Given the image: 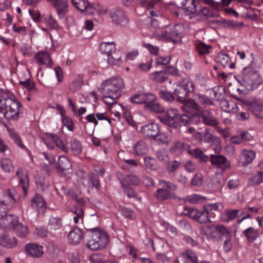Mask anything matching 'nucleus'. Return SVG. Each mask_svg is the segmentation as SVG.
Wrapping results in <instances>:
<instances>
[{
	"label": "nucleus",
	"instance_id": "20",
	"mask_svg": "<svg viewBox=\"0 0 263 263\" xmlns=\"http://www.w3.org/2000/svg\"><path fill=\"white\" fill-rule=\"evenodd\" d=\"M140 132L146 137L154 139L159 133V127L156 124H147L141 127Z\"/></svg>",
	"mask_w": 263,
	"mask_h": 263
},
{
	"label": "nucleus",
	"instance_id": "62",
	"mask_svg": "<svg viewBox=\"0 0 263 263\" xmlns=\"http://www.w3.org/2000/svg\"><path fill=\"white\" fill-rule=\"evenodd\" d=\"M180 85L189 93L190 92H195V85L193 82L189 80H184Z\"/></svg>",
	"mask_w": 263,
	"mask_h": 263
},
{
	"label": "nucleus",
	"instance_id": "36",
	"mask_svg": "<svg viewBox=\"0 0 263 263\" xmlns=\"http://www.w3.org/2000/svg\"><path fill=\"white\" fill-rule=\"evenodd\" d=\"M120 182L124 192L129 198H134L139 199L137 194L135 192L134 189L129 185V183L124 179H120Z\"/></svg>",
	"mask_w": 263,
	"mask_h": 263
},
{
	"label": "nucleus",
	"instance_id": "29",
	"mask_svg": "<svg viewBox=\"0 0 263 263\" xmlns=\"http://www.w3.org/2000/svg\"><path fill=\"white\" fill-rule=\"evenodd\" d=\"M242 234L246 240L250 243L253 242L259 237V231L253 227H250L245 229Z\"/></svg>",
	"mask_w": 263,
	"mask_h": 263
},
{
	"label": "nucleus",
	"instance_id": "43",
	"mask_svg": "<svg viewBox=\"0 0 263 263\" xmlns=\"http://www.w3.org/2000/svg\"><path fill=\"white\" fill-rule=\"evenodd\" d=\"M210 13L208 8L203 7L199 12L196 11L193 17L198 21H203L210 17Z\"/></svg>",
	"mask_w": 263,
	"mask_h": 263
},
{
	"label": "nucleus",
	"instance_id": "39",
	"mask_svg": "<svg viewBox=\"0 0 263 263\" xmlns=\"http://www.w3.org/2000/svg\"><path fill=\"white\" fill-rule=\"evenodd\" d=\"M44 21L47 26L51 29L58 30L59 25L57 21L52 17L51 14H44L43 16Z\"/></svg>",
	"mask_w": 263,
	"mask_h": 263
},
{
	"label": "nucleus",
	"instance_id": "24",
	"mask_svg": "<svg viewBox=\"0 0 263 263\" xmlns=\"http://www.w3.org/2000/svg\"><path fill=\"white\" fill-rule=\"evenodd\" d=\"M256 157L254 151L250 149H243L241 153L240 158V163L243 166H246L252 163Z\"/></svg>",
	"mask_w": 263,
	"mask_h": 263
},
{
	"label": "nucleus",
	"instance_id": "6",
	"mask_svg": "<svg viewBox=\"0 0 263 263\" xmlns=\"http://www.w3.org/2000/svg\"><path fill=\"white\" fill-rule=\"evenodd\" d=\"M202 231L208 237L214 239H221L223 236H229L230 232L222 225L205 226L202 228Z\"/></svg>",
	"mask_w": 263,
	"mask_h": 263
},
{
	"label": "nucleus",
	"instance_id": "16",
	"mask_svg": "<svg viewBox=\"0 0 263 263\" xmlns=\"http://www.w3.org/2000/svg\"><path fill=\"white\" fill-rule=\"evenodd\" d=\"M25 251L28 255L34 258H40L44 254L43 247L34 243L26 245Z\"/></svg>",
	"mask_w": 263,
	"mask_h": 263
},
{
	"label": "nucleus",
	"instance_id": "5",
	"mask_svg": "<svg viewBox=\"0 0 263 263\" xmlns=\"http://www.w3.org/2000/svg\"><path fill=\"white\" fill-rule=\"evenodd\" d=\"M90 233V239L86 246L92 250H98L104 248L108 241L107 233L99 227L87 229Z\"/></svg>",
	"mask_w": 263,
	"mask_h": 263
},
{
	"label": "nucleus",
	"instance_id": "57",
	"mask_svg": "<svg viewBox=\"0 0 263 263\" xmlns=\"http://www.w3.org/2000/svg\"><path fill=\"white\" fill-rule=\"evenodd\" d=\"M71 3L81 11L86 10L88 6V3L86 0H71Z\"/></svg>",
	"mask_w": 263,
	"mask_h": 263
},
{
	"label": "nucleus",
	"instance_id": "30",
	"mask_svg": "<svg viewBox=\"0 0 263 263\" xmlns=\"http://www.w3.org/2000/svg\"><path fill=\"white\" fill-rule=\"evenodd\" d=\"M186 153L192 157L199 159L200 162H206L209 160L208 157L204 154L200 148H192L190 145V148L187 149Z\"/></svg>",
	"mask_w": 263,
	"mask_h": 263
},
{
	"label": "nucleus",
	"instance_id": "55",
	"mask_svg": "<svg viewBox=\"0 0 263 263\" xmlns=\"http://www.w3.org/2000/svg\"><path fill=\"white\" fill-rule=\"evenodd\" d=\"M221 108L224 111L231 112H234V106L237 107L233 102H229L227 100H222L220 103Z\"/></svg>",
	"mask_w": 263,
	"mask_h": 263
},
{
	"label": "nucleus",
	"instance_id": "18",
	"mask_svg": "<svg viewBox=\"0 0 263 263\" xmlns=\"http://www.w3.org/2000/svg\"><path fill=\"white\" fill-rule=\"evenodd\" d=\"M20 180V185L23 189L24 194H26L29 188V177L26 170L22 167L18 168L16 173Z\"/></svg>",
	"mask_w": 263,
	"mask_h": 263
},
{
	"label": "nucleus",
	"instance_id": "13",
	"mask_svg": "<svg viewBox=\"0 0 263 263\" xmlns=\"http://www.w3.org/2000/svg\"><path fill=\"white\" fill-rule=\"evenodd\" d=\"M51 5L55 9L59 18L65 17L68 11L67 0H54Z\"/></svg>",
	"mask_w": 263,
	"mask_h": 263
},
{
	"label": "nucleus",
	"instance_id": "33",
	"mask_svg": "<svg viewBox=\"0 0 263 263\" xmlns=\"http://www.w3.org/2000/svg\"><path fill=\"white\" fill-rule=\"evenodd\" d=\"M168 78V73L165 70L155 71L151 74V79L156 83H163Z\"/></svg>",
	"mask_w": 263,
	"mask_h": 263
},
{
	"label": "nucleus",
	"instance_id": "34",
	"mask_svg": "<svg viewBox=\"0 0 263 263\" xmlns=\"http://www.w3.org/2000/svg\"><path fill=\"white\" fill-rule=\"evenodd\" d=\"M0 245L4 247L12 248L16 246L17 240L14 237L4 235L0 237Z\"/></svg>",
	"mask_w": 263,
	"mask_h": 263
},
{
	"label": "nucleus",
	"instance_id": "14",
	"mask_svg": "<svg viewBox=\"0 0 263 263\" xmlns=\"http://www.w3.org/2000/svg\"><path fill=\"white\" fill-rule=\"evenodd\" d=\"M210 161L213 165L222 171H224L230 167V162L225 157L222 155H211Z\"/></svg>",
	"mask_w": 263,
	"mask_h": 263
},
{
	"label": "nucleus",
	"instance_id": "21",
	"mask_svg": "<svg viewBox=\"0 0 263 263\" xmlns=\"http://www.w3.org/2000/svg\"><path fill=\"white\" fill-rule=\"evenodd\" d=\"M174 93L178 97L177 101L182 104V110L186 112L187 108H185V106L188 101V98L186 99V98L189 96L190 93L181 85H178V87L175 89Z\"/></svg>",
	"mask_w": 263,
	"mask_h": 263
},
{
	"label": "nucleus",
	"instance_id": "63",
	"mask_svg": "<svg viewBox=\"0 0 263 263\" xmlns=\"http://www.w3.org/2000/svg\"><path fill=\"white\" fill-rule=\"evenodd\" d=\"M63 124L67 128L69 131L73 130L74 124L72 119L67 117L66 115L61 117Z\"/></svg>",
	"mask_w": 263,
	"mask_h": 263
},
{
	"label": "nucleus",
	"instance_id": "25",
	"mask_svg": "<svg viewBox=\"0 0 263 263\" xmlns=\"http://www.w3.org/2000/svg\"><path fill=\"white\" fill-rule=\"evenodd\" d=\"M201 112V117L203 122L207 125L216 126L218 125V120L213 117L212 112L209 110H203Z\"/></svg>",
	"mask_w": 263,
	"mask_h": 263
},
{
	"label": "nucleus",
	"instance_id": "37",
	"mask_svg": "<svg viewBox=\"0 0 263 263\" xmlns=\"http://www.w3.org/2000/svg\"><path fill=\"white\" fill-rule=\"evenodd\" d=\"M185 260L184 263H198V258L196 253L191 250H187L181 253Z\"/></svg>",
	"mask_w": 263,
	"mask_h": 263
},
{
	"label": "nucleus",
	"instance_id": "1",
	"mask_svg": "<svg viewBox=\"0 0 263 263\" xmlns=\"http://www.w3.org/2000/svg\"><path fill=\"white\" fill-rule=\"evenodd\" d=\"M124 88L123 80L120 78L107 80L103 83L102 94L104 102L107 104H113L121 96Z\"/></svg>",
	"mask_w": 263,
	"mask_h": 263
},
{
	"label": "nucleus",
	"instance_id": "7",
	"mask_svg": "<svg viewBox=\"0 0 263 263\" xmlns=\"http://www.w3.org/2000/svg\"><path fill=\"white\" fill-rule=\"evenodd\" d=\"M159 184L162 186V188L158 189L155 193V196L158 200H164L174 197L175 195L170 192L176 189V186L174 183L161 180L159 181Z\"/></svg>",
	"mask_w": 263,
	"mask_h": 263
},
{
	"label": "nucleus",
	"instance_id": "51",
	"mask_svg": "<svg viewBox=\"0 0 263 263\" xmlns=\"http://www.w3.org/2000/svg\"><path fill=\"white\" fill-rule=\"evenodd\" d=\"M1 166L4 171L8 173L13 171L14 169L11 160L8 158L2 159Z\"/></svg>",
	"mask_w": 263,
	"mask_h": 263
},
{
	"label": "nucleus",
	"instance_id": "38",
	"mask_svg": "<svg viewBox=\"0 0 263 263\" xmlns=\"http://www.w3.org/2000/svg\"><path fill=\"white\" fill-rule=\"evenodd\" d=\"M31 205L33 208L37 210L44 209L46 208V203L44 199L41 195L37 194L31 200Z\"/></svg>",
	"mask_w": 263,
	"mask_h": 263
},
{
	"label": "nucleus",
	"instance_id": "22",
	"mask_svg": "<svg viewBox=\"0 0 263 263\" xmlns=\"http://www.w3.org/2000/svg\"><path fill=\"white\" fill-rule=\"evenodd\" d=\"M247 108L257 118L263 119V103L254 101L247 104Z\"/></svg>",
	"mask_w": 263,
	"mask_h": 263
},
{
	"label": "nucleus",
	"instance_id": "2",
	"mask_svg": "<svg viewBox=\"0 0 263 263\" xmlns=\"http://www.w3.org/2000/svg\"><path fill=\"white\" fill-rule=\"evenodd\" d=\"M237 78L240 85L249 90L257 88L262 83L260 75L251 65L245 67Z\"/></svg>",
	"mask_w": 263,
	"mask_h": 263
},
{
	"label": "nucleus",
	"instance_id": "58",
	"mask_svg": "<svg viewBox=\"0 0 263 263\" xmlns=\"http://www.w3.org/2000/svg\"><path fill=\"white\" fill-rule=\"evenodd\" d=\"M144 159L145 165L147 168L152 170H157L158 169L156 160L155 158L146 156L144 157Z\"/></svg>",
	"mask_w": 263,
	"mask_h": 263
},
{
	"label": "nucleus",
	"instance_id": "59",
	"mask_svg": "<svg viewBox=\"0 0 263 263\" xmlns=\"http://www.w3.org/2000/svg\"><path fill=\"white\" fill-rule=\"evenodd\" d=\"M18 84L24 87L29 91L34 92L36 91L34 83L30 79H27L25 81H20L18 82Z\"/></svg>",
	"mask_w": 263,
	"mask_h": 263
},
{
	"label": "nucleus",
	"instance_id": "19",
	"mask_svg": "<svg viewBox=\"0 0 263 263\" xmlns=\"http://www.w3.org/2000/svg\"><path fill=\"white\" fill-rule=\"evenodd\" d=\"M19 223L18 217L14 215H4L0 217V223L5 228L14 229Z\"/></svg>",
	"mask_w": 263,
	"mask_h": 263
},
{
	"label": "nucleus",
	"instance_id": "50",
	"mask_svg": "<svg viewBox=\"0 0 263 263\" xmlns=\"http://www.w3.org/2000/svg\"><path fill=\"white\" fill-rule=\"evenodd\" d=\"M72 212L74 214L73 217L74 223H78L80 220L83 221L84 218V211L82 207L75 206Z\"/></svg>",
	"mask_w": 263,
	"mask_h": 263
},
{
	"label": "nucleus",
	"instance_id": "8",
	"mask_svg": "<svg viewBox=\"0 0 263 263\" xmlns=\"http://www.w3.org/2000/svg\"><path fill=\"white\" fill-rule=\"evenodd\" d=\"M179 116V111L176 108H171L166 111L164 115L158 117L161 123L170 127L177 128L178 124L176 121Z\"/></svg>",
	"mask_w": 263,
	"mask_h": 263
},
{
	"label": "nucleus",
	"instance_id": "41",
	"mask_svg": "<svg viewBox=\"0 0 263 263\" xmlns=\"http://www.w3.org/2000/svg\"><path fill=\"white\" fill-rule=\"evenodd\" d=\"M240 210L235 209H229L226 210L222 215V219L224 222H229L238 216Z\"/></svg>",
	"mask_w": 263,
	"mask_h": 263
},
{
	"label": "nucleus",
	"instance_id": "10",
	"mask_svg": "<svg viewBox=\"0 0 263 263\" xmlns=\"http://www.w3.org/2000/svg\"><path fill=\"white\" fill-rule=\"evenodd\" d=\"M184 30V27L181 24H177L175 25L166 27V40L174 41L181 38L183 35Z\"/></svg>",
	"mask_w": 263,
	"mask_h": 263
},
{
	"label": "nucleus",
	"instance_id": "60",
	"mask_svg": "<svg viewBox=\"0 0 263 263\" xmlns=\"http://www.w3.org/2000/svg\"><path fill=\"white\" fill-rule=\"evenodd\" d=\"M252 217V214L247 209H245L240 212L238 215L237 222L238 224L241 223L244 220L246 219H250Z\"/></svg>",
	"mask_w": 263,
	"mask_h": 263
},
{
	"label": "nucleus",
	"instance_id": "48",
	"mask_svg": "<svg viewBox=\"0 0 263 263\" xmlns=\"http://www.w3.org/2000/svg\"><path fill=\"white\" fill-rule=\"evenodd\" d=\"M35 182L39 189L42 191L46 190L49 186V181L42 175H38L35 177Z\"/></svg>",
	"mask_w": 263,
	"mask_h": 263
},
{
	"label": "nucleus",
	"instance_id": "3",
	"mask_svg": "<svg viewBox=\"0 0 263 263\" xmlns=\"http://www.w3.org/2000/svg\"><path fill=\"white\" fill-rule=\"evenodd\" d=\"M21 108V103L15 98H0V113L8 120L17 121Z\"/></svg>",
	"mask_w": 263,
	"mask_h": 263
},
{
	"label": "nucleus",
	"instance_id": "54",
	"mask_svg": "<svg viewBox=\"0 0 263 263\" xmlns=\"http://www.w3.org/2000/svg\"><path fill=\"white\" fill-rule=\"evenodd\" d=\"M48 138L51 139V140L53 142L55 145L60 149H61L63 152L65 153H67L68 151V148L64 146L62 141L55 135L50 134L48 135Z\"/></svg>",
	"mask_w": 263,
	"mask_h": 263
},
{
	"label": "nucleus",
	"instance_id": "61",
	"mask_svg": "<svg viewBox=\"0 0 263 263\" xmlns=\"http://www.w3.org/2000/svg\"><path fill=\"white\" fill-rule=\"evenodd\" d=\"M107 61L108 64L111 65H119L122 63L121 57H118L115 53L107 55Z\"/></svg>",
	"mask_w": 263,
	"mask_h": 263
},
{
	"label": "nucleus",
	"instance_id": "40",
	"mask_svg": "<svg viewBox=\"0 0 263 263\" xmlns=\"http://www.w3.org/2000/svg\"><path fill=\"white\" fill-rule=\"evenodd\" d=\"M71 168V164L68 159L65 156H61L59 158V164L57 169L60 170H68Z\"/></svg>",
	"mask_w": 263,
	"mask_h": 263
},
{
	"label": "nucleus",
	"instance_id": "4",
	"mask_svg": "<svg viewBox=\"0 0 263 263\" xmlns=\"http://www.w3.org/2000/svg\"><path fill=\"white\" fill-rule=\"evenodd\" d=\"M214 102L207 96L199 93L194 92L192 98H189L185 106L187 108L186 112H201L208 106H214Z\"/></svg>",
	"mask_w": 263,
	"mask_h": 263
},
{
	"label": "nucleus",
	"instance_id": "11",
	"mask_svg": "<svg viewBox=\"0 0 263 263\" xmlns=\"http://www.w3.org/2000/svg\"><path fill=\"white\" fill-rule=\"evenodd\" d=\"M13 194L10 190L6 191L3 197L0 196V215L1 217L6 214L9 210V204L14 201Z\"/></svg>",
	"mask_w": 263,
	"mask_h": 263
},
{
	"label": "nucleus",
	"instance_id": "52",
	"mask_svg": "<svg viewBox=\"0 0 263 263\" xmlns=\"http://www.w3.org/2000/svg\"><path fill=\"white\" fill-rule=\"evenodd\" d=\"M222 24L224 27L232 29L240 28L244 26V23L242 22H237L235 20H224L222 21Z\"/></svg>",
	"mask_w": 263,
	"mask_h": 263
},
{
	"label": "nucleus",
	"instance_id": "35",
	"mask_svg": "<svg viewBox=\"0 0 263 263\" xmlns=\"http://www.w3.org/2000/svg\"><path fill=\"white\" fill-rule=\"evenodd\" d=\"M217 62L224 68L229 67L232 69L235 67V64L231 62L230 58L227 54H219L217 57Z\"/></svg>",
	"mask_w": 263,
	"mask_h": 263
},
{
	"label": "nucleus",
	"instance_id": "47",
	"mask_svg": "<svg viewBox=\"0 0 263 263\" xmlns=\"http://www.w3.org/2000/svg\"><path fill=\"white\" fill-rule=\"evenodd\" d=\"M48 226L51 230H59L62 226V220L59 217L52 216L49 218Z\"/></svg>",
	"mask_w": 263,
	"mask_h": 263
},
{
	"label": "nucleus",
	"instance_id": "56",
	"mask_svg": "<svg viewBox=\"0 0 263 263\" xmlns=\"http://www.w3.org/2000/svg\"><path fill=\"white\" fill-rule=\"evenodd\" d=\"M197 221L200 223L211 222L209 218V212L204 208L203 210H200Z\"/></svg>",
	"mask_w": 263,
	"mask_h": 263
},
{
	"label": "nucleus",
	"instance_id": "23",
	"mask_svg": "<svg viewBox=\"0 0 263 263\" xmlns=\"http://www.w3.org/2000/svg\"><path fill=\"white\" fill-rule=\"evenodd\" d=\"M83 234L78 227L73 229L68 235V241L71 245H78L83 239Z\"/></svg>",
	"mask_w": 263,
	"mask_h": 263
},
{
	"label": "nucleus",
	"instance_id": "42",
	"mask_svg": "<svg viewBox=\"0 0 263 263\" xmlns=\"http://www.w3.org/2000/svg\"><path fill=\"white\" fill-rule=\"evenodd\" d=\"M196 51L201 55L207 54L210 52L212 47L202 42H199L195 44Z\"/></svg>",
	"mask_w": 263,
	"mask_h": 263
},
{
	"label": "nucleus",
	"instance_id": "45",
	"mask_svg": "<svg viewBox=\"0 0 263 263\" xmlns=\"http://www.w3.org/2000/svg\"><path fill=\"white\" fill-rule=\"evenodd\" d=\"M151 32V37L156 39L158 40H166V28H159L157 29H153Z\"/></svg>",
	"mask_w": 263,
	"mask_h": 263
},
{
	"label": "nucleus",
	"instance_id": "46",
	"mask_svg": "<svg viewBox=\"0 0 263 263\" xmlns=\"http://www.w3.org/2000/svg\"><path fill=\"white\" fill-rule=\"evenodd\" d=\"M16 235L21 238H25L29 233L28 227L22 223H18L14 229Z\"/></svg>",
	"mask_w": 263,
	"mask_h": 263
},
{
	"label": "nucleus",
	"instance_id": "26",
	"mask_svg": "<svg viewBox=\"0 0 263 263\" xmlns=\"http://www.w3.org/2000/svg\"><path fill=\"white\" fill-rule=\"evenodd\" d=\"M203 141L209 143L212 142L215 145H219L221 143L220 139L216 136L213 135V132L209 128L205 129L202 134Z\"/></svg>",
	"mask_w": 263,
	"mask_h": 263
},
{
	"label": "nucleus",
	"instance_id": "64",
	"mask_svg": "<svg viewBox=\"0 0 263 263\" xmlns=\"http://www.w3.org/2000/svg\"><path fill=\"white\" fill-rule=\"evenodd\" d=\"M154 139H155L159 144L168 145L170 141V138L165 134H158Z\"/></svg>",
	"mask_w": 263,
	"mask_h": 263
},
{
	"label": "nucleus",
	"instance_id": "15",
	"mask_svg": "<svg viewBox=\"0 0 263 263\" xmlns=\"http://www.w3.org/2000/svg\"><path fill=\"white\" fill-rule=\"evenodd\" d=\"M34 58L37 64L40 65H45L47 67L50 68L53 65L51 55L48 51L42 50L37 52L35 54Z\"/></svg>",
	"mask_w": 263,
	"mask_h": 263
},
{
	"label": "nucleus",
	"instance_id": "31",
	"mask_svg": "<svg viewBox=\"0 0 263 263\" xmlns=\"http://www.w3.org/2000/svg\"><path fill=\"white\" fill-rule=\"evenodd\" d=\"M189 148V144L178 141L174 142L173 146L170 148V151L176 155H179L183 152H186Z\"/></svg>",
	"mask_w": 263,
	"mask_h": 263
},
{
	"label": "nucleus",
	"instance_id": "53",
	"mask_svg": "<svg viewBox=\"0 0 263 263\" xmlns=\"http://www.w3.org/2000/svg\"><path fill=\"white\" fill-rule=\"evenodd\" d=\"M70 150L73 154L78 155L82 152V148L80 142L76 139H72L70 142Z\"/></svg>",
	"mask_w": 263,
	"mask_h": 263
},
{
	"label": "nucleus",
	"instance_id": "9",
	"mask_svg": "<svg viewBox=\"0 0 263 263\" xmlns=\"http://www.w3.org/2000/svg\"><path fill=\"white\" fill-rule=\"evenodd\" d=\"M112 22L116 25L125 26L129 24V20L125 12L120 8H115L109 12Z\"/></svg>",
	"mask_w": 263,
	"mask_h": 263
},
{
	"label": "nucleus",
	"instance_id": "49",
	"mask_svg": "<svg viewBox=\"0 0 263 263\" xmlns=\"http://www.w3.org/2000/svg\"><path fill=\"white\" fill-rule=\"evenodd\" d=\"M86 185L90 187H94L99 190L100 187V183L98 176L94 174H90L88 176V181Z\"/></svg>",
	"mask_w": 263,
	"mask_h": 263
},
{
	"label": "nucleus",
	"instance_id": "32",
	"mask_svg": "<svg viewBox=\"0 0 263 263\" xmlns=\"http://www.w3.org/2000/svg\"><path fill=\"white\" fill-rule=\"evenodd\" d=\"M263 183V171H258L249 179L247 186L249 187L258 186Z\"/></svg>",
	"mask_w": 263,
	"mask_h": 263
},
{
	"label": "nucleus",
	"instance_id": "27",
	"mask_svg": "<svg viewBox=\"0 0 263 263\" xmlns=\"http://www.w3.org/2000/svg\"><path fill=\"white\" fill-rule=\"evenodd\" d=\"M148 151L147 144L143 141H138L133 146V153L135 155L140 156L147 154Z\"/></svg>",
	"mask_w": 263,
	"mask_h": 263
},
{
	"label": "nucleus",
	"instance_id": "12",
	"mask_svg": "<svg viewBox=\"0 0 263 263\" xmlns=\"http://www.w3.org/2000/svg\"><path fill=\"white\" fill-rule=\"evenodd\" d=\"M153 97L152 93H137L131 96L129 98V101L133 104H144V106L147 104L148 101L152 99Z\"/></svg>",
	"mask_w": 263,
	"mask_h": 263
},
{
	"label": "nucleus",
	"instance_id": "17",
	"mask_svg": "<svg viewBox=\"0 0 263 263\" xmlns=\"http://www.w3.org/2000/svg\"><path fill=\"white\" fill-rule=\"evenodd\" d=\"M152 99L148 101L147 104L144 106V109L151 112L163 113L165 110L164 107L160 103L156 102L157 98L154 93Z\"/></svg>",
	"mask_w": 263,
	"mask_h": 263
},
{
	"label": "nucleus",
	"instance_id": "44",
	"mask_svg": "<svg viewBox=\"0 0 263 263\" xmlns=\"http://www.w3.org/2000/svg\"><path fill=\"white\" fill-rule=\"evenodd\" d=\"M88 13L92 14H105L107 10L103 8L101 6L98 4H89L86 10Z\"/></svg>",
	"mask_w": 263,
	"mask_h": 263
},
{
	"label": "nucleus",
	"instance_id": "28",
	"mask_svg": "<svg viewBox=\"0 0 263 263\" xmlns=\"http://www.w3.org/2000/svg\"><path fill=\"white\" fill-rule=\"evenodd\" d=\"M116 50L115 43L114 42H102L100 45V51L107 56L114 54Z\"/></svg>",
	"mask_w": 263,
	"mask_h": 263
}]
</instances>
